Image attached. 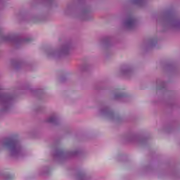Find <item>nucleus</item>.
<instances>
[{"label":"nucleus","instance_id":"f257e3e1","mask_svg":"<svg viewBox=\"0 0 180 180\" xmlns=\"http://www.w3.org/2000/svg\"><path fill=\"white\" fill-rule=\"evenodd\" d=\"M2 146L4 150L7 151L9 155L13 158H18L22 155V147L13 140L6 139L4 141Z\"/></svg>","mask_w":180,"mask_h":180},{"label":"nucleus","instance_id":"f03ea898","mask_svg":"<svg viewBox=\"0 0 180 180\" xmlns=\"http://www.w3.org/2000/svg\"><path fill=\"white\" fill-rule=\"evenodd\" d=\"M70 53V47L68 46H63L56 50L50 51L47 53L48 57L50 58H60V57H64Z\"/></svg>","mask_w":180,"mask_h":180},{"label":"nucleus","instance_id":"7ed1b4c3","mask_svg":"<svg viewBox=\"0 0 180 180\" xmlns=\"http://www.w3.org/2000/svg\"><path fill=\"white\" fill-rule=\"evenodd\" d=\"M122 27L127 30H131L136 27V20L134 18L129 17L122 22Z\"/></svg>","mask_w":180,"mask_h":180},{"label":"nucleus","instance_id":"20e7f679","mask_svg":"<svg viewBox=\"0 0 180 180\" xmlns=\"http://www.w3.org/2000/svg\"><path fill=\"white\" fill-rule=\"evenodd\" d=\"M100 115L110 120L113 119V116H114L113 112H112L111 111H109V110H108L107 108L101 109L100 110Z\"/></svg>","mask_w":180,"mask_h":180},{"label":"nucleus","instance_id":"39448f33","mask_svg":"<svg viewBox=\"0 0 180 180\" xmlns=\"http://www.w3.org/2000/svg\"><path fill=\"white\" fill-rule=\"evenodd\" d=\"M169 27L173 30H178V29H180V22L175 20L170 19L169 22Z\"/></svg>","mask_w":180,"mask_h":180},{"label":"nucleus","instance_id":"423d86ee","mask_svg":"<svg viewBox=\"0 0 180 180\" xmlns=\"http://www.w3.org/2000/svg\"><path fill=\"white\" fill-rule=\"evenodd\" d=\"M121 72L122 75H131V74H133V68H131V66L124 67L122 68Z\"/></svg>","mask_w":180,"mask_h":180},{"label":"nucleus","instance_id":"0eeeda50","mask_svg":"<svg viewBox=\"0 0 180 180\" xmlns=\"http://www.w3.org/2000/svg\"><path fill=\"white\" fill-rule=\"evenodd\" d=\"M79 18L82 19V20H89V13L86 11H82L79 14Z\"/></svg>","mask_w":180,"mask_h":180},{"label":"nucleus","instance_id":"6e6552de","mask_svg":"<svg viewBox=\"0 0 180 180\" xmlns=\"http://www.w3.org/2000/svg\"><path fill=\"white\" fill-rule=\"evenodd\" d=\"M57 120H58V116L57 115H51L46 119L48 123H57Z\"/></svg>","mask_w":180,"mask_h":180},{"label":"nucleus","instance_id":"1a4fd4ad","mask_svg":"<svg viewBox=\"0 0 180 180\" xmlns=\"http://www.w3.org/2000/svg\"><path fill=\"white\" fill-rule=\"evenodd\" d=\"M131 2L133 5H137L138 6H142L143 4H144L143 0H131Z\"/></svg>","mask_w":180,"mask_h":180},{"label":"nucleus","instance_id":"9d476101","mask_svg":"<svg viewBox=\"0 0 180 180\" xmlns=\"http://www.w3.org/2000/svg\"><path fill=\"white\" fill-rule=\"evenodd\" d=\"M9 102H11V98L9 97H4L2 100L3 105H6V106L9 105Z\"/></svg>","mask_w":180,"mask_h":180},{"label":"nucleus","instance_id":"9b49d317","mask_svg":"<svg viewBox=\"0 0 180 180\" xmlns=\"http://www.w3.org/2000/svg\"><path fill=\"white\" fill-rule=\"evenodd\" d=\"M123 96H124V94H123V93L118 92L114 94V99H120V98H123Z\"/></svg>","mask_w":180,"mask_h":180},{"label":"nucleus","instance_id":"f8f14e48","mask_svg":"<svg viewBox=\"0 0 180 180\" xmlns=\"http://www.w3.org/2000/svg\"><path fill=\"white\" fill-rule=\"evenodd\" d=\"M70 155H77V151L72 152Z\"/></svg>","mask_w":180,"mask_h":180},{"label":"nucleus","instance_id":"ddd939ff","mask_svg":"<svg viewBox=\"0 0 180 180\" xmlns=\"http://www.w3.org/2000/svg\"><path fill=\"white\" fill-rule=\"evenodd\" d=\"M6 40H9V38H8V37H6Z\"/></svg>","mask_w":180,"mask_h":180}]
</instances>
